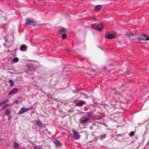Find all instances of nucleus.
Returning a JSON list of instances; mask_svg holds the SVG:
<instances>
[{
    "mask_svg": "<svg viewBox=\"0 0 149 149\" xmlns=\"http://www.w3.org/2000/svg\"><path fill=\"white\" fill-rule=\"evenodd\" d=\"M84 115L82 117L79 121V126L80 128H84V127H81L82 124L84 125L86 123L90 120L91 117L93 116V113L91 112H88L84 113Z\"/></svg>",
    "mask_w": 149,
    "mask_h": 149,
    "instance_id": "f257e3e1",
    "label": "nucleus"
},
{
    "mask_svg": "<svg viewBox=\"0 0 149 149\" xmlns=\"http://www.w3.org/2000/svg\"><path fill=\"white\" fill-rule=\"evenodd\" d=\"M113 94V98L115 99L116 102H118L123 103L127 102V100L125 97H122L120 93L116 91H112Z\"/></svg>",
    "mask_w": 149,
    "mask_h": 149,
    "instance_id": "f03ea898",
    "label": "nucleus"
},
{
    "mask_svg": "<svg viewBox=\"0 0 149 149\" xmlns=\"http://www.w3.org/2000/svg\"><path fill=\"white\" fill-rule=\"evenodd\" d=\"M92 27L93 29L100 31L103 29V25L102 24H95L92 25Z\"/></svg>",
    "mask_w": 149,
    "mask_h": 149,
    "instance_id": "7ed1b4c3",
    "label": "nucleus"
},
{
    "mask_svg": "<svg viewBox=\"0 0 149 149\" xmlns=\"http://www.w3.org/2000/svg\"><path fill=\"white\" fill-rule=\"evenodd\" d=\"M26 24L28 25H31L35 26L36 25V22L33 19L31 20L29 19H27L26 20Z\"/></svg>",
    "mask_w": 149,
    "mask_h": 149,
    "instance_id": "20e7f679",
    "label": "nucleus"
},
{
    "mask_svg": "<svg viewBox=\"0 0 149 149\" xmlns=\"http://www.w3.org/2000/svg\"><path fill=\"white\" fill-rule=\"evenodd\" d=\"M33 107H31L29 108H26L25 107H22L20 111L18 113L19 114H22L23 113H24L26 112L31 109H32Z\"/></svg>",
    "mask_w": 149,
    "mask_h": 149,
    "instance_id": "39448f33",
    "label": "nucleus"
},
{
    "mask_svg": "<svg viewBox=\"0 0 149 149\" xmlns=\"http://www.w3.org/2000/svg\"><path fill=\"white\" fill-rule=\"evenodd\" d=\"M72 132L73 134V136L75 139H79L81 137V135L79 134V133L74 130H73Z\"/></svg>",
    "mask_w": 149,
    "mask_h": 149,
    "instance_id": "423d86ee",
    "label": "nucleus"
},
{
    "mask_svg": "<svg viewBox=\"0 0 149 149\" xmlns=\"http://www.w3.org/2000/svg\"><path fill=\"white\" fill-rule=\"evenodd\" d=\"M123 134H119L117 135V139L118 141L123 142L125 141V138L123 136Z\"/></svg>",
    "mask_w": 149,
    "mask_h": 149,
    "instance_id": "0eeeda50",
    "label": "nucleus"
},
{
    "mask_svg": "<svg viewBox=\"0 0 149 149\" xmlns=\"http://www.w3.org/2000/svg\"><path fill=\"white\" fill-rule=\"evenodd\" d=\"M105 37L108 39H112L115 37L114 35L112 33H109L105 35Z\"/></svg>",
    "mask_w": 149,
    "mask_h": 149,
    "instance_id": "6e6552de",
    "label": "nucleus"
},
{
    "mask_svg": "<svg viewBox=\"0 0 149 149\" xmlns=\"http://www.w3.org/2000/svg\"><path fill=\"white\" fill-rule=\"evenodd\" d=\"M85 103V101L83 100H81L79 102H77L76 103V105L77 106L81 107Z\"/></svg>",
    "mask_w": 149,
    "mask_h": 149,
    "instance_id": "1a4fd4ad",
    "label": "nucleus"
},
{
    "mask_svg": "<svg viewBox=\"0 0 149 149\" xmlns=\"http://www.w3.org/2000/svg\"><path fill=\"white\" fill-rule=\"evenodd\" d=\"M18 91L17 89L16 88H14L12 89L9 93L8 95H10L12 94H14L17 92Z\"/></svg>",
    "mask_w": 149,
    "mask_h": 149,
    "instance_id": "9d476101",
    "label": "nucleus"
},
{
    "mask_svg": "<svg viewBox=\"0 0 149 149\" xmlns=\"http://www.w3.org/2000/svg\"><path fill=\"white\" fill-rule=\"evenodd\" d=\"M54 143L56 146L61 147L62 146V144L61 142L58 140H56L55 141Z\"/></svg>",
    "mask_w": 149,
    "mask_h": 149,
    "instance_id": "9b49d317",
    "label": "nucleus"
},
{
    "mask_svg": "<svg viewBox=\"0 0 149 149\" xmlns=\"http://www.w3.org/2000/svg\"><path fill=\"white\" fill-rule=\"evenodd\" d=\"M26 46L25 45H22L20 46V50L21 51H24L26 49Z\"/></svg>",
    "mask_w": 149,
    "mask_h": 149,
    "instance_id": "f8f14e48",
    "label": "nucleus"
},
{
    "mask_svg": "<svg viewBox=\"0 0 149 149\" xmlns=\"http://www.w3.org/2000/svg\"><path fill=\"white\" fill-rule=\"evenodd\" d=\"M67 29L63 28L62 27L59 30V32L60 33H65L67 31Z\"/></svg>",
    "mask_w": 149,
    "mask_h": 149,
    "instance_id": "ddd939ff",
    "label": "nucleus"
},
{
    "mask_svg": "<svg viewBox=\"0 0 149 149\" xmlns=\"http://www.w3.org/2000/svg\"><path fill=\"white\" fill-rule=\"evenodd\" d=\"M9 100L8 99L3 100L0 103V106L6 104V103L9 102Z\"/></svg>",
    "mask_w": 149,
    "mask_h": 149,
    "instance_id": "4468645a",
    "label": "nucleus"
},
{
    "mask_svg": "<svg viewBox=\"0 0 149 149\" xmlns=\"http://www.w3.org/2000/svg\"><path fill=\"white\" fill-rule=\"evenodd\" d=\"M13 147L15 149H19V145L15 141L14 142Z\"/></svg>",
    "mask_w": 149,
    "mask_h": 149,
    "instance_id": "2eb2a0df",
    "label": "nucleus"
},
{
    "mask_svg": "<svg viewBox=\"0 0 149 149\" xmlns=\"http://www.w3.org/2000/svg\"><path fill=\"white\" fill-rule=\"evenodd\" d=\"M102 8L101 6L100 5H97L94 8V10L95 11H99Z\"/></svg>",
    "mask_w": 149,
    "mask_h": 149,
    "instance_id": "dca6fc26",
    "label": "nucleus"
},
{
    "mask_svg": "<svg viewBox=\"0 0 149 149\" xmlns=\"http://www.w3.org/2000/svg\"><path fill=\"white\" fill-rule=\"evenodd\" d=\"M136 39L138 40H147L148 39H145L143 38V36H142L136 38Z\"/></svg>",
    "mask_w": 149,
    "mask_h": 149,
    "instance_id": "f3484780",
    "label": "nucleus"
},
{
    "mask_svg": "<svg viewBox=\"0 0 149 149\" xmlns=\"http://www.w3.org/2000/svg\"><path fill=\"white\" fill-rule=\"evenodd\" d=\"M36 124L37 125L38 127H41L42 125V122H41L39 120H38L37 122H36Z\"/></svg>",
    "mask_w": 149,
    "mask_h": 149,
    "instance_id": "a211bd4d",
    "label": "nucleus"
},
{
    "mask_svg": "<svg viewBox=\"0 0 149 149\" xmlns=\"http://www.w3.org/2000/svg\"><path fill=\"white\" fill-rule=\"evenodd\" d=\"M107 137V135L106 134L102 135L99 136V138L101 140H103V139H105Z\"/></svg>",
    "mask_w": 149,
    "mask_h": 149,
    "instance_id": "6ab92c4d",
    "label": "nucleus"
},
{
    "mask_svg": "<svg viewBox=\"0 0 149 149\" xmlns=\"http://www.w3.org/2000/svg\"><path fill=\"white\" fill-rule=\"evenodd\" d=\"M143 37H144L145 39H148L147 40H149V37L148 36L147 34H144L142 35Z\"/></svg>",
    "mask_w": 149,
    "mask_h": 149,
    "instance_id": "aec40b11",
    "label": "nucleus"
},
{
    "mask_svg": "<svg viewBox=\"0 0 149 149\" xmlns=\"http://www.w3.org/2000/svg\"><path fill=\"white\" fill-rule=\"evenodd\" d=\"M5 114L6 115H10V111L9 110L7 109L6 110V112H5Z\"/></svg>",
    "mask_w": 149,
    "mask_h": 149,
    "instance_id": "412c9836",
    "label": "nucleus"
},
{
    "mask_svg": "<svg viewBox=\"0 0 149 149\" xmlns=\"http://www.w3.org/2000/svg\"><path fill=\"white\" fill-rule=\"evenodd\" d=\"M135 133V132L134 131H132L130 133L129 135L130 137L133 136L134 135Z\"/></svg>",
    "mask_w": 149,
    "mask_h": 149,
    "instance_id": "4be33fe9",
    "label": "nucleus"
},
{
    "mask_svg": "<svg viewBox=\"0 0 149 149\" xmlns=\"http://www.w3.org/2000/svg\"><path fill=\"white\" fill-rule=\"evenodd\" d=\"M9 82L10 84V86H13L14 84L13 81L12 79L10 80H9Z\"/></svg>",
    "mask_w": 149,
    "mask_h": 149,
    "instance_id": "5701e85b",
    "label": "nucleus"
},
{
    "mask_svg": "<svg viewBox=\"0 0 149 149\" xmlns=\"http://www.w3.org/2000/svg\"><path fill=\"white\" fill-rule=\"evenodd\" d=\"M19 59L17 57H15L14 59V61L15 63H17Z\"/></svg>",
    "mask_w": 149,
    "mask_h": 149,
    "instance_id": "b1692460",
    "label": "nucleus"
},
{
    "mask_svg": "<svg viewBox=\"0 0 149 149\" xmlns=\"http://www.w3.org/2000/svg\"><path fill=\"white\" fill-rule=\"evenodd\" d=\"M67 35L65 34H63L61 38L63 39L67 37Z\"/></svg>",
    "mask_w": 149,
    "mask_h": 149,
    "instance_id": "393cba45",
    "label": "nucleus"
},
{
    "mask_svg": "<svg viewBox=\"0 0 149 149\" xmlns=\"http://www.w3.org/2000/svg\"><path fill=\"white\" fill-rule=\"evenodd\" d=\"M35 149H42V148L39 146H35L34 148Z\"/></svg>",
    "mask_w": 149,
    "mask_h": 149,
    "instance_id": "a878e982",
    "label": "nucleus"
},
{
    "mask_svg": "<svg viewBox=\"0 0 149 149\" xmlns=\"http://www.w3.org/2000/svg\"><path fill=\"white\" fill-rule=\"evenodd\" d=\"M46 131L47 132V133L49 135H50L51 134V132H49L47 129L46 130Z\"/></svg>",
    "mask_w": 149,
    "mask_h": 149,
    "instance_id": "bb28decb",
    "label": "nucleus"
},
{
    "mask_svg": "<svg viewBox=\"0 0 149 149\" xmlns=\"http://www.w3.org/2000/svg\"><path fill=\"white\" fill-rule=\"evenodd\" d=\"M6 108V107L5 106H3L2 107L1 109V111H3L4 109Z\"/></svg>",
    "mask_w": 149,
    "mask_h": 149,
    "instance_id": "cd10ccee",
    "label": "nucleus"
},
{
    "mask_svg": "<svg viewBox=\"0 0 149 149\" xmlns=\"http://www.w3.org/2000/svg\"><path fill=\"white\" fill-rule=\"evenodd\" d=\"M10 104L9 103H8L4 106H5V107H8V106H10Z\"/></svg>",
    "mask_w": 149,
    "mask_h": 149,
    "instance_id": "c85d7f7f",
    "label": "nucleus"
},
{
    "mask_svg": "<svg viewBox=\"0 0 149 149\" xmlns=\"http://www.w3.org/2000/svg\"><path fill=\"white\" fill-rule=\"evenodd\" d=\"M11 117L12 116L10 115H9L8 117V120H10L11 118Z\"/></svg>",
    "mask_w": 149,
    "mask_h": 149,
    "instance_id": "c756f323",
    "label": "nucleus"
},
{
    "mask_svg": "<svg viewBox=\"0 0 149 149\" xmlns=\"http://www.w3.org/2000/svg\"><path fill=\"white\" fill-rule=\"evenodd\" d=\"M98 139V138L96 136L94 138V139L95 141H97Z\"/></svg>",
    "mask_w": 149,
    "mask_h": 149,
    "instance_id": "7c9ffc66",
    "label": "nucleus"
},
{
    "mask_svg": "<svg viewBox=\"0 0 149 149\" xmlns=\"http://www.w3.org/2000/svg\"><path fill=\"white\" fill-rule=\"evenodd\" d=\"M90 129H92V126H91V127H90Z\"/></svg>",
    "mask_w": 149,
    "mask_h": 149,
    "instance_id": "2f4dec72",
    "label": "nucleus"
},
{
    "mask_svg": "<svg viewBox=\"0 0 149 149\" xmlns=\"http://www.w3.org/2000/svg\"><path fill=\"white\" fill-rule=\"evenodd\" d=\"M81 94H83L84 95H85V93H82Z\"/></svg>",
    "mask_w": 149,
    "mask_h": 149,
    "instance_id": "473e14b6",
    "label": "nucleus"
},
{
    "mask_svg": "<svg viewBox=\"0 0 149 149\" xmlns=\"http://www.w3.org/2000/svg\"><path fill=\"white\" fill-rule=\"evenodd\" d=\"M99 48H100L101 49H102V48L101 47H99Z\"/></svg>",
    "mask_w": 149,
    "mask_h": 149,
    "instance_id": "72a5a7b5",
    "label": "nucleus"
},
{
    "mask_svg": "<svg viewBox=\"0 0 149 149\" xmlns=\"http://www.w3.org/2000/svg\"><path fill=\"white\" fill-rule=\"evenodd\" d=\"M77 93H78V92H79L78 91H76Z\"/></svg>",
    "mask_w": 149,
    "mask_h": 149,
    "instance_id": "f704fd0d",
    "label": "nucleus"
},
{
    "mask_svg": "<svg viewBox=\"0 0 149 149\" xmlns=\"http://www.w3.org/2000/svg\"><path fill=\"white\" fill-rule=\"evenodd\" d=\"M1 141V139L0 138V141Z\"/></svg>",
    "mask_w": 149,
    "mask_h": 149,
    "instance_id": "c9c22d12",
    "label": "nucleus"
}]
</instances>
